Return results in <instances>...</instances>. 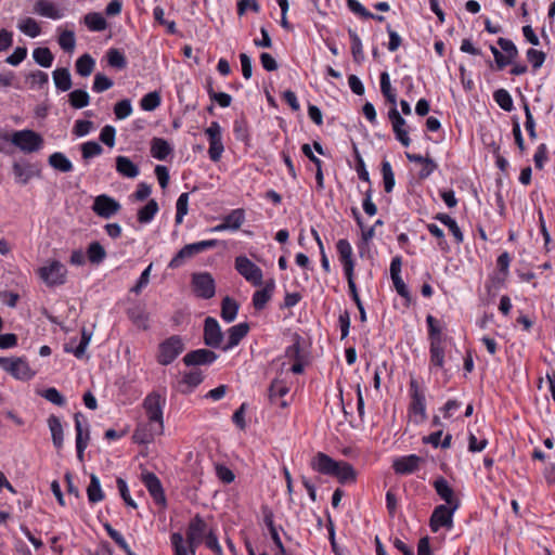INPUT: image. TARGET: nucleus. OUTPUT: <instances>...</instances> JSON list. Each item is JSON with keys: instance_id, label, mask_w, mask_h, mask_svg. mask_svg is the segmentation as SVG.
Here are the masks:
<instances>
[{"instance_id": "26", "label": "nucleus", "mask_w": 555, "mask_h": 555, "mask_svg": "<svg viewBox=\"0 0 555 555\" xmlns=\"http://www.w3.org/2000/svg\"><path fill=\"white\" fill-rule=\"evenodd\" d=\"M263 522L269 530V533L271 535L273 543L275 544V546L279 550V553L275 555H285V553H286L285 547L281 541L278 529L274 525V515H273L272 511L267 507L263 509Z\"/></svg>"}, {"instance_id": "21", "label": "nucleus", "mask_w": 555, "mask_h": 555, "mask_svg": "<svg viewBox=\"0 0 555 555\" xmlns=\"http://www.w3.org/2000/svg\"><path fill=\"white\" fill-rule=\"evenodd\" d=\"M275 286L274 279H269L263 283V287L261 289L254 293L253 306L257 311H261L266 308L274 294Z\"/></svg>"}, {"instance_id": "60", "label": "nucleus", "mask_w": 555, "mask_h": 555, "mask_svg": "<svg viewBox=\"0 0 555 555\" xmlns=\"http://www.w3.org/2000/svg\"><path fill=\"white\" fill-rule=\"evenodd\" d=\"M170 542L175 555H192L189 545H185L184 538L180 532H173L170 535Z\"/></svg>"}, {"instance_id": "17", "label": "nucleus", "mask_w": 555, "mask_h": 555, "mask_svg": "<svg viewBox=\"0 0 555 555\" xmlns=\"http://www.w3.org/2000/svg\"><path fill=\"white\" fill-rule=\"evenodd\" d=\"M310 467L322 475L333 476L338 467V461H335L330 455L318 452L310 461Z\"/></svg>"}, {"instance_id": "50", "label": "nucleus", "mask_w": 555, "mask_h": 555, "mask_svg": "<svg viewBox=\"0 0 555 555\" xmlns=\"http://www.w3.org/2000/svg\"><path fill=\"white\" fill-rule=\"evenodd\" d=\"M17 27L23 34L30 38H36L41 33L40 25L33 17H26L21 20Z\"/></svg>"}, {"instance_id": "44", "label": "nucleus", "mask_w": 555, "mask_h": 555, "mask_svg": "<svg viewBox=\"0 0 555 555\" xmlns=\"http://www.w3.org/2000/svg\"><path fill=\"white\" fill-rule=\"evenodd\" d=\"M349 39L351 42V54L353 57V61L358 64H361L364 61V52H363V46L360 37L358 34L349 28L348 29Z\"/></svg>"}, {"instance_id": "23", "label": "nucleus", "mask_w": 555, "mask_h": 555, "mask_svg": "<svg viewBox=\"0 0 555 555\" xmlns=\"http://www.w3.org/2000/svg\"><path fill=\"white\" fill-rule=\"evenodd\" d=\"M249 324L247 322L238 323L236 325L231 326L228 330V340L221 347L223 351H229L232 348L236 347L243 338H245L249 332Z\"/></svg>"}, {"instance_id": "8", "label": "nucleus", "mask_w": 555, "mask_h": 555, "mask_svg": "<svg viewBox=\"0 0 555 555\" xmlns=\"http://www.w3.org/2000/svg\"><path fill=\"white\" fill-rule=\"evenodd\" d=\"M0 367L21 380H28L35 375L25 358L0 357Z\"/></svg>"}, {"instance_id": "41", "label": "nucleus", "mask_w": 555, "mask_h": 555, "mask_svg": "<svg viewBox=\"0 0 555 555\" xmlns=\"http://www.w3.org/2000/svg\"><path fill=\"white\" fill-rule=\"evenodd\" d=\"M238 308L240 306L234 299L229 296L224 297L221 302V318L223 321L227 323L233 322L237 315Z\"/></svg>"}, {"instance_id": "55", "label": "nucleus", "mask_w": 555, "mask_h": 555, "mask_svg": "<svg viewBox=\"0 0 555 555\" xmlns=\"http://www.w3.org/2000/svg\"><path fill=\"white\" fill-rule=\"evenodd\" d=\"M493 99L496 104L505 112H512L514 109V102L505 89H498L493 92Z\"/></svg>"}, {"instance_id": "56", "label": "nucleus", "mask_w": 555, "mask_h": 555, "mask_svg": "<svg viewBox=\"0 0 555 555\" xmlns=\"http://www.w3.org/2000/svg\"><path fill=\"white\" fill-rule=\"evenodd\" d=\"M223 220L230 230H238L245 221V211L242 208L233 209Z\"/></svg>"}, {"instance_id": "29", "label": "nucleus", "mask_w": 555, "mask_h": 555, "mask_svg": "<svg viewBox=\"0 0 555 555\" xmlns=\"http://www.w3.org/2000/svg\"><path fill=\"white\" fill-rule=\"evenodd\" d=\"M116 170L126 178H135L139 173V167L127 156L116 157Z\"/></svg>"}, {"instance_id": "47", "label": "nucleus", "mask_w": 555, "mask_h": 555, "mask_svg": "<svg viewBox=\"0 0 555 555\" xmlns=\"http://www.w3.org/2000/svg\"><path fill=\"white\" fill-rule=\"evenodd\" d=\"M336 250L341 264L354 262L352 247L348 240H338L336 243Z\"/></svg>"}, {"instance_id": "48", "label": "nucleus", "mask_w": 555, "mask_h": 555, "mask_svg": "<svg viewBox=\"0 0 555 555\" xmlns=\"http://www.w3.org/2000/svg\"><path fill=\"white\" fill-rule=\"evenodd\" d=\"M158 211V204L155 199H150L146 205L138 211V221L140 223H150Z\"/></svg>"}, {"instance_id": "24", "label": "nucleus", "mask_w": 555, "mask_h": 555, "mask_svg": "<svg viewBox=\"0 0 555 555\" xmlns=\"http://www.w3.org/2000/svg\"><path fill=\"white\" fill-rule=\"evenodd\" d=\"M289 391L288 386L281 379H273L268 389V398L272 404H279L281 408H286L288 403L285 400L279 401L286 396Z\"/></svg>"}, {"instance_id": "61", "label": "nucleus", "mask_w": 555, "mask_h": 555, "mask_svg": "<svg viewBox=\"0 0 555 555\" xmlns=\"http://www.w3.org/2000/svg\"><path fill=\"white\" fill-rule=\"evenodd\" d=\"M233 132L236 140L244 143L249 141L248 124L245 118L235 119L233 124Z\"/></svg>"}, {"instance_id": "46", "label": "nucleus", "mask_w": 555, "mask_h": 555, "mask_svg": "<svg viewBox=\"0 0 555 555\" xmlns=\"http://www.w3.org/2000/svg\"><path fill=\"white\" fill-rule=\"evenodd\" d=\"M106 59L107 64L117 70H122L128 65L125 54L116 48H111L106 52Z\"/></svg>"}, {"instance_id": "42", "label": "nucleus", "mask_w": 555, "mask_h": 555, "mask_svg": "<svg viewBox=\"0 0 555 555\" xmlns=\"http://www.w3.org/2000/svg\"><path fill=\"white\" fill-rule=\"evenodd\" d=\"M204 380V375L201 370H192L189 372H185L183 374L182 380L180 382L181 385H186L189 389H181L180 391L182 393H188L192 391V389L196 388L198 385H201Z\"/></svg>"}, {"instance_id": "11", "label": "nucleus", "mask_w": 555, "mask_h": 555, "mask_svg": "<svg viewBox=\"0 0 555 555\" xmlns=\"http://www.w3.org/2000/svg\"><path fill=\"white\" fill-rule=\"evenodd\" d=\"M498 44L504 53H502L494 46H491L490 50L494 56L498 69H503L512 62L513 59L517 56L518 51L515 43L506 38H499Z\"/></svg>"}, {"instance_id": "59", "label": "nucleus", "mask_w": 555, "mask_h": 555, "mask_svg": "<svg viewBox=\"0 0 555 555\" xmlns=\"http://www.w3.org/2000/svg\"><path fill=\"white\" fill-rule=\"evenodd\" d=\"M176 209L175 222L176 224H181L184 216H186L189 211V193L180 194L176 203Z\"/></svg>"}, {"instance_id": "3", "label": "nucleus", "mask_w": 555, "mask_h": 555, "mask_svg": "<svg viewBox=\"0 0 555 555\" xmlns=\"http://www.w3.org/2000/svg\"><path fill=\"white\" fill-rule=\"evenodd\" d=\"M166 404V398L158 392L149 393L143 400V409L147 415L149 422L156 424L157 431H164L163 410Z\"/></svg>"}, {"instance_id": "58", "label": "nucleus", "mask_w": 555, "mask_h": 555, "mask_svg": "<svg viewBox=\"0 0 555 555\" xmlns=\"http://www.w3.org/2000/svg\"><path fill=\"white\" fill-rule=\"evenodd\" d=\"M81 156L85 160L99 156L103 153V147L96 141H87L80 145Z\"/></svg>"}, {"instance_id": "33", "label": "nucleus", "mask_w": 555, "mask_h": 555, "mask_svg": "<svg viewBox=\"0 0 555 555\" xmlns=\"http://www.w3.org/2000/svg\"><path fill=\"white\" fill-rule=\"evenodd\" d=\"M197 254L198 253L196 250L194 243L186 244L171 258V260L168 263V268L178 269L184 263L185 259L192 258Z\"/></svg>"}, {"instance_id": "37", "label": "nucleus", "mask_w": 555, "mask_h": 555, "mask_svg": "<svg viewBox=\"0 0 555 555\" xmlns=\"http://www.w3.org/2000/svg\"><path fill=\"white\" fill-rule=\"evenodd\" d=\"M83 23L91 31H103L107 28V22L101 13L90 12L83 16Z\"/></svg>"}, {"instance_id": "54", "label": "nucleus", "mask_w": 555, "mask_h": 555, "mask_svg": "<svg viewBox=\"0 0 555 555\" xmlns=\"http://www.w3.org/2000/svg\"><path fill=\"white\" fill-rule=\"evenodd\" d=\"M162 103L160 93L158 91H152L143 95L140 101V106L143 111L153 112Z\"/></svg>"}, {"instance_id": "18", "label": "nucleus", "mask_w": 555, "mask_h": 555, "mask_svg": "<svg viewBox=\"0 0 555 555\" xmlns=\"http://www.w3.org/2000/svg\"><path fill=\"white\" fill-rule=\"evenodd\" d=\"M424 460L416 455L410 454L396 459L392 463V468L398 475H410L415 473Z\"/></svg>"}, {"instance_id": "57", "label": "nucleus", "mask_w": 555, "mask_h": 555, "mask_svg": "<svg viewBox=\"0 0 555 555\" xmlns=\"http://www.w3.org/2000/svg\"><path fill=\"white\" fill-rule=\"evenodd\" d=\"M57 42L65 52H73L76 47V36L74 30H62L59 35Z\"/></svg>"}, {"instance_id": "64", "label": "nucleus", "mask_w": 555, "mask_h": 555, "mask_svg": "<svg viewBox=\"0 0 555 555\" xmlns=\"http://www.w3.org/2000/svg\"><path fill=\"white\" fill-rule=\"evenodd\" d=\"M132 113V105L129 99L117 102L114 106V114L117 119H125Z\"/></svg>"}, {"instance_id": "31", "label": "nucleus", "mask_w": 555, "mask_h": 555, "mask_svg": "<svg viewBox=\"0 0 555 555\" xmlns=\"http://www.w3.org/2000/svg\"><path fill=\"white\" fill-rule=\"evenodd\" d=\"M172 151V146L165 139L154 138L151 142V154L158 160H165Z\"/></svg>"}, {"instance_id": "32", "label": "nucleus", "mask_w": 555, "mask_h": 555, "mask_svg": "<svg viewBox=\"0 0 555 555\" xmlns=\"http://www.w3.org/2000/svg\"><path fill=\"white\" fill-rule=\"evenodd\" d=\"M434 219L440 221L443 225H446L449 229L457 244L463 243V232L461 231L456 221L452 217L443 212H438L437 215L434 216Z\"/></svg>"}, {"instance_id": "36", "label": "nucleus", "mask_w": 555, "mask_h": 555, "mask_svg": "<svg viewBox=\"0 0 555 555\" xmlns=\"http://www.w3.org/2000/svg\"><path fill=\"white\" fill-rule=\"evenodd\" d=\"M379 82H380V92L386 99L388 103L391 104V107L397 106V93L395 89H392L390 83V77L387 72L380 73L379 76Z\"/></svg>"}, {"instance_id": "15", "label": "nucleus", "mask_w": 555, "mask_h": 555, "mask_svg": "<svg viewBox=\"0 0 555 555\" xmlns=\"http://www.w3.org/2000/svg\"><path fill=\"white\" fill-rule=\"evenodd\" d=\"M218 359V354L210 349H196L188 352L182 361L186 366L210 365Z\"/></svg>"}, {"instance_id": "9", "label": "nucleus", "mask_w": 555, "mask_h": 555, "mask_svg": "<svg viewBox=\"0 0 555 555\" xmlns=\"http://www.w3.org/2000/svg\"><path fill=\"white\" fill-rule=\"evenodd\" d=\"M234 266L235 270L254 286H261L263 284L262 270L246 256H237Z\"/></svg>"}, {"instance_id": "4", "label": "nucleus", "mask_w": 555, "mask_h": 555, "mask_svg": "<svg viewBox=\"0 0 555 555\" xmlns=\"http://www.w3.org/2000/svg\"><path fill=\"white\" fill-rule=\"evenodd\" d=\"M184 350L183 339L172 335L158 345L157 362L162 365L171 364Z\"/></svg>"}, {"instance_id": "1", "label": "nucleus", "mask_w": 555, "mask_h": 555, "mask_svg": "<svg viewBox=\"0 0 555 555\" xmlns=\"http://www.w3.org/2000/svg\"><path fill=\"white\" fill-rule=\"evenodd\" d=\"M429 339V363L433 367L444 366L446 351L444 343L447 336L442 333L439 321L431 314L426 317Z\"/></svg>"}, {"instance_id": "39", "label": "nucleus", "mask_w": 555, "mask_h": 555, "mask_svg": "<svg viewBox=\"0 0 555 555\" xmlns=\"http://www.w3.org/2000/svg\"><path fill=\"white\" fill-rule=\"evenodd\" d=\"M92 333L89 332L86 327H82L81 330V339L79 344L73 348L68 345H65L64 350L65 352L73 353L77 359L83 358L86 353V349L91 340Z\"/></svg>"}, {"instance_id": "13", "label": "nucleus", "mask_w": 555, "mask_h": 555, "mask_svg": "<svg viewBox=\"0 0 555 555\" xmlns=\"http://www.w3.org/2000/svg\"><path fill=\"white\" fill-rule=\"evenodd\" d=\"M120 208L121 205L119 202L106 194L98 195L91 207L96 216L104 219L112 218L120 210Z\"/></svg>"}, {"instance_id": "43", "label": "nucleus", "mask_w": 555, "mask_h": 555, "mask_svg": "<svg viewBox=\"0 0 555 555\" xmlns=\"http://www.w3.org/2000/svg\"><path fill=\"white\" fill-rule=\"evenodd\" d=\"M75 67L78 75L88 77L94 70L95 61L89 53H85L77 59Z\"/></svg>"}, {"instance_id": "6", "label": "nucleus", "mask_w": 555, "mask_h": 555, "mask_svg": "<svg viewBox=\"0 0 555 555\" xmlns=\"http://www.w3.org/2000/svg\"><path fill=\"white\" fill-rule=\"evenodd\" d=\"M409 391L411 402L409 404V413L418 417L415 423H423L427 418L426 414V398L424 391L421 389L418 382L411 378L409 383Z\"/></svg>"}, {"instance_id": "38", "label": "nucleus", "mask_w": 555, "mask_h": 555, "mask_svg": "<svg viewBox=\"0 0 555 555\" xmlns=\"http://www.w3.org/2000/svg\"><path fill=\"white\" fill-rule=\"evenodd\" d=\"M87 496L88 501L91 504H95L98 502H101L104 499V492L101 488L100 479L96 475L91 474L90 475V483L87 488Z\"/></svg>"}, {"instance_id": "25", "label": "nucleus", "mask_w": 555, "mask_h": 555, "mask_svg": "<svg viewBox=\"0 0 555 555\" xmlns=\"http://www.w3.org/2000/svg\"><path fill=\"white\" fill-rule=\"evenodd\" d=\"M129 320L141 330L149 328V313L145 310V307L141 304H135L129 307L126 311Z\"/></svg>"}, {"instance_id": "2", "label": "nucleus", "mask_w": 555, "mask_h": 555, "mask_svg": "<svg viewBox=\"0 0 555 555\" xmlns=\"http://www.w3.org/2000/svg\"><path fill=\"white\" fill-rule=\"evenodd\" d=\"M214 528H209L205 519L196 514L189 522L185 532V543L189 545L192 555L196 554L197 547L205 541Z\"/></svg>"}, {"instance_id": "22", "label": "nucleus", "mask_w": 555, "mask_h": 555, "mask_svg": "<svg viewBox=\"0 0 555 555\" xmlns=\"http://www.w3.org/2000/svg\"><path fill=\"white\" fill-rule=\"evenodd\" d=\"M163 433L156 430V424L150 422L140 423L133 431L132 439L138 444H149L154 441L155 436Z\"/></svg>"}, {"instance_id": "63", "label": "nucleus", "mask_w": 555, "mask_h": 555, "mask_svg": "<svg viewBox=\"0 0 555 555\" xmlns=\"http://www.w3.org/2000/svg\"><path fill=\"white\" fill-rule=\"evenodd\" d=\"M114 85L113 80L102 73H98L94 76L92 90L96 93L104 92L112 88Z\"/></svg>"}, {"instance_id": "49", "label": "nucleus", "mask_w": 555, "mask_h": 555, "mask_svg": "<svg viewBox=\"0 0 555 555\" xmlns=\"http://www.w3.org/2000/svg\"><path fill=\"white\" fill-rule=\"evenodd\" d=\"M87 257L91 263L100 264L106 258V251L99 242L94 241L87 248Z\"/></svg>"}, {"instance_id": "16", "label": "nucleus", "mask_w": 555, "mask_h": 555, "mask_svg": "<svg viewBox=\"0 0 555 555\" xmlns=\"http://www.w3.org/2000/svg\"><path fill=\"white\" fill-rule=\"evenodd\" d=\"M12 171L15 182L21 185H26L33 177L39 176L40 173V169L27 160L14 162L12 165Z\"/></svg>"}, {"instance_id": "27", "label": "nucleus", "mask_w": 555, "mask_h": 555, "mask_svg": "<svg viewBox=\"0 0 555 555\" xmlns=\"http://www.w3.org/2000/svg\"><path fill=\"white\" fill-rule=\"evenodd\" d=\"M75 430H76V446H78L79 438L83 446L88 447L90 440V425L81 412L74 414Z\"/></svg>"}, {"instance_id": "45", "label": "nucleus", "mask_w": 555, "mask_h": 555, "mask_svg": "<svg viewBox=\"0 0 555 555\" xmlns=\"http://www.w3.org/2000/svg\"><path fill=\"white\" fill-rule=\"evenodd\" d=\"M33 59L41 67L49 68L52 66L54 55L49 48L38 47L33 51Z\"/></svg>"}, {"instance_id": "12", "label": "nucleus", "mask_w": 555, "mask_h": 555, "mask_svg": "<svg viewBox=\"0 0 555 555\" xmlns=\"http://www.w3.org/2000/svg\"><path fill=\"white\" fill-rule=\"evenodd\" d=\"M192 286L195 295L203 299H210L216 294L215 280L208 272L194 273L192 275Z\"/></svg>"}, {"instance_id": "20", "label": "nucleus", "mask_w": 555, "mask_h": 555, "mask_svg": "<svg viewBox=\"0 0 555 555\" xmlns=\"http://www.w3.org/2000/svg\"><path fill=\"white\" fill-rule=\"evenodd\" d=\"M142 482L156 504H165L166 496L159 478L154 473L142 474Z\"/></svg>"}, {"instance_id": "62", "label": "nucleus", "mask_w": 555, "mask_h": 555, "mask_svg": "<svg viewBox=\"0 0 555 555\" xmlns=\"http://www.w3.org/2000/svg\"><path fill=\"white\" fill-rule=\"evenodd\" d=\"M301 336L297 333L293 335V344L285 349V357L292 360H301Z\"/></svg>"}, {"instance_id": "34", "label": "nucleus", "mask_w": 555, "mask_h": 555, "mask_svg": "<svg viewBox=\"0 0 555 555\" xmlns=\"http://www.w3.org/2000/svg\"><path fill=\"white\" fill-rule=\"evenodd\" d=\"M49 165L60 172H70L74 168L73 163L62 152H54L48 158Z\"/></svg>"}, {"instance_id": "35", "label": "nucleus", "mask_w": 555, "mask_h": 555, "mask_svg": "<svg viewBox=\"0 0 555 555\" xmlns=\"http://www.w3.org/2000/svg\"><path fill=\"white\" fill-rule=\"evenodd\" d=\"M333 477H336L338 481L344 485L356 481L357 473L350 463L338 461V467L336 468V473L333 474Z\"/></svg>"}, {"instance_id": "19", "label": "nucleus", "mask_w": 555, "mask_h": 555, "mask_svg": "<svg viewBox=\"0 0 555 555\" xmlns=\"http://www.w3.org/2000/svg\"><path fill=\"white\" fill-rule=\"evenodd\" d=\"M433 486L438 496L446 502V506L452 507L455 504L456 508H460L461 502L455 496L453 488L450 486V483L444 477L440 476L437 479H435Z\"/></svg>"}, {"instance_id": "28", "label": "nucleus", "mask_w": 555, "mask_h": 555, "mask_svg": "<svg viewBox=\"0 0 555 555\" xmlns=\"http://www.w3.org/2000/svg\"><path fill=\"white\" fill-rule=\"evenodd\" d=\"M48 426L51 431L52 442L55 449L60 450L64 442V431L61 420L52 414L48 418Z\"/></svg>"}, {"instance_id": "30", "label": "nucleus", "mask_w": 555, "mask_h": 555, "mask_svg": "<svg viewBox=\"0 0 555 555\" xmlns=\"http://www.w3.org/2000/svg\"><path fill=\"white\" fill-rule=\"evenodd\" d=\"M34 12L38 15L52 20H59L63 16L62 12L54 5V3L48 0L36 1Z\"/></svg>"}, {"instance_id": "52", "label": "nucleus", "mask_w": 555, "mask_h": 555, "mask_svg": "<svg viewBox=\"0 0 555 555\" xmlns=\"http://www.w3.org/2000/svg\"><path fill=\"white\" fill-rule=\"evenodd\" d=\"M508 274L503 272L494 271L486 282V288L489 293V295H495L500 288L504 285V282L506 280Z\"/></svg>"}, {"instance_id": "51", "label": "nucleus", "mask_w": 555, "mask_h": 555, "mask_svg": "<svg viewBox=\"0 0 555 555\" xmlns=\"http://www.w3.org/2000/svg\"><path fill=\"white\" fill-rule=\"evenodd\" d=\"M68 102L74 108L80 109L89 105L90 96L86 90L76 89L68 94Z\"/></svg>"}, {"instance_id": "14", "label": "nucleus", "mask_w": 555, "mask_h": 555, "mask_svg": "<svg viewBox=\"0 0 555 555\" xmlns=\"http://www.w3.org/2000/svg\"><path fill=\"white\" fill-rule=\"evenodd\" d=\"M223 336L218 321L212 317H207L204 321V344L210 348H221Z\"/></svg>"}, {"instance_id": "10", "label": "nucleus", "mask_w": 555, "mask_h": 555, "mask_svg": "<svg viewBox=\"0 0 555 555\" xmlns=\"http://www.w3.org/2000/svg\"><path fill=\"white\" fill-rule=\"evenodd\" d=\"M456 505L452 507L446 505H437L429 518V528L436 533L440 528L451 529L453 527V516L457 511Z\"/></svg>"}, {"instance_id": "40", "label": "nucleus", "mask_w": 555, "mask_h": 555, "mask_svg": "<svg viewBox=\"0 0 555 555\" xmlns=\"http://www.w3.org/2000/svg\"><path fill=\"white\" fill-rule=\"evenodd\" d=\"M53 80L57 90L67 91L72 88V77L68 68L61 67L53 72Z\"/></svg>"}, {"instance_id": "53", "label": "nucleus", "mask_w": 555, "mask_h": 555, "mask_svg": "<svg viewBox=\"0 0 555 555\" xmlns=\"http://www.w3.org/2000/svg\"><path fill=\"white\" fill-rule=\"evenodd\" d=\"M382 176H383V182H384V190L386 193L392 192L395 188V173L392 171V167L390 163L386 159L382 162Z\"/></svg>"}, {"instance_id": "5", "label": "nucleus", "mask_w": 555, "mask_h": 555, "mask_svg": "<svg viewBox=\"0 0 555 555\" xmlns=\"http://www.w3.org/2000/svg\"><path fill=\"white\" fill-rule=\"evenodd\" d=\"M38 275L49 287L60 286L66 282L67 269L61 261L52 260L38 269Z\"/></svg>"}, {"instance_id": "7", "label": "nucleus", "mask_w": 555, "mask_h": 555, "mask_svg": "<svg viewBox=\"0 0 555 555\" xmlns=\"http://www.w3.org/2000/svg\"><path fill=\"white\" fill-rule=\"evenodd\" d=\"M11 142L24 153H34L42 147L43 139L34 130L25 129L14 131Z\"/></svg>"}]
</instances>
